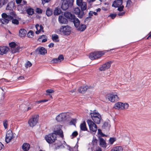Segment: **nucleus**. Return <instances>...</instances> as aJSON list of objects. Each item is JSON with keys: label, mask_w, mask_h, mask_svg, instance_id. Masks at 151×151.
Here are the masks:
<instances>
[{"label": "nucleus", "mask_w": 151, "mask_h": 151, "mask_svg": "<svg viewBox=\"0 0 151 151\" xmlns=\"http://www.w3.org/2000/svg\"><path fill=\"white\" fill-rule=\"evenodd\" d=\"M38 116L34 115L32 118L29 119L28 121V124L29 126L33 127L35 126L38 122Z\"/></svg>", "instance_id": "obj_7"}, {"label": "nucleus", "mask_w": 151, "mask_h": 151, "mask_svg": "<svg viewBox=\"0 0 151 151\" xmlns=\"http://www.w3.org/2000/svg\"><path fill=\"white\" fill-rule=\"evenodd\" d=\"M56 134L59 135L62 138L63 137V131L60 127H59L57 130L55 129L54 131V133L50 134L45 136V139L47 142L49 144H51L54 142L56 139Z\"/></svg>", "instance_id": "obj_1"}, {"label": "nucleus", "mask_w": 151, "mask_h": 151, "mask_svg": "<svg viewBox=\"0 0 151 151\" xmlns=\"http://www.w3.org/2000/svg\"><path fill=\"white\" fill-rule=\"evenodd\" d=\"M61 12L60 9L58 7L56 8L54 11V14L55 15H58Z\"/></svg>", "instance_id": "obj_34"}, {"label": "nucleus", "mask_w": 151, "mask_h": 151, "mask_svg": "<svg viewBox=\"0 0 151 151\" xmlns=\"http://www.w3.org/2000/svg\"><path fill=\"white\" fill-rule=\"evenodd\" d=\"M14 6V3L13 1H11L8 3L6 7V9L10 10H12Z\"/></svg>", "instance_id": "obj_26"}, {"label": "nucleus", "mask_w": 151, "mask_h": 151, "mask_svg": "<svg viewBox=\"0 0 151 151\" xmlns=\"http://www.w3.org/2000/svg\"><path fill=\"white\" fill-rule=\"evenodd\" d=\"M131 1L130 0H128L127 2V5L126 7H129L130 6L131 3Z\"/></svg>", "instance_id": "obj_50"}, {"label": "nucleus", "mask_w": 151, "mask_h": 151, "mask_svg": "<svg viewBox=\"0 0 151 151\" xmlns=\"http://www.w3.org/2000/svg\"><path fill=\"white\" fill-rule=\"evenodd\" d=\"M116 16V14H111L110 15V16L111 19H114Z\"/></svg>", "instance_id": "obj_52"}, {"label": "nucleus", "mask_w": 151, "mask_h": 151, "mask_svg": "<svg viewBox=\"0 0 151 151\" xmlns=\"http://www.w3.org/2000/svg\"><path fill=\"white\" fill-rule=\"evenodd\" d=\"M91 117L94 122L97 124H99L101 119V115L99 113L93 112L90 114Z\"/></svg>", "instance_id": "obj_3"}, {"label": "nucleus", "mask_w": 151, "mask_h": 151, "mask_svg": "<svg viewBox=\"0 0 151 151\" xmlns=\"http://www.w3.org/2000/svg\"><path fill=\"white\" fill-rule=\"evenodd\" d=\"M93 12L91 11L89 12V15L91 17L93 15Z\"/></svg>", "instance_id": "obj_58"}, {"label": "nucleus", "mask_w": 151, "mask_h": 151, "mask_svg": "<svg viewBox=\"0 0 151 151\" xmlns=\"http://www.w3.org/2000/svg\"><path fill=\"white\" fill-rule=\"evenodd\" d=\"M36 11V12L38 14H41L42 12V10L39 8H37Z\"/></svg>", "instance_id": "obj_46"}, {"label": "nucleus", "mask_w": 151, "mask_h": 151, "mask_svg": "<svg viewBox=\"0 0 151 151\" xmlns=\"http://www.w3.org/2000/svg\"><path fill=\"white\" fill-rule=\"evenodd\" d=\"M99 145L104 148H106L107 146L105 141L102 138L99 137Z\"/></svg>", "instance_id": "obj_18"}, {"label": "nucleus", "mask_w": 151, "mask_h": 151, "mask_svg": "<svg viewBox=\"0 0 151 151\" xmlns=\"http://www.w3.org/2000/svg\"><path fill=\"white\" fill-rule=\"evenodd\" d=\"M22 0H16V2L17 4H19L22 2Z\"/></svg>", "instance_id": "obj_55"}, {"label": "nucleus", "mask_w": 151, "mask_h": 151, "mask_svg": "<svg viewBox=\"0 0 151 151\" xmlns=\"http://www.w3.org/2000/svg\"><path fill=\"white\" fill-rule=\"evenodd\" d=\"M73 22L74 24L75 27L76 28L79 25H80V22L78 19L75 17V16L71 20Z\"/></svg>", "instance_id": "obj_19"}, {"label": "nucleus", "mask_w": 151, "mask_h": 151, "mask_svg": "<svg viewBox=\"0 0 151 151\" xmlns=\"http://www.w3.org/2000/svg\"><path fill=\"white\" fill-rule=\"evenodd\" d=\"M87 122L89 126L90 130L93 132H95L97 129L96 125L91 120H88Z\"/></svg>", "instance_id": "obj_8"}, {"label": "nucleus", "mask_w": 151, "mask_h": 151, "mask_svg": "<svg viewBox=\"0 0 151 151\" xmlns=\"http://www.w3.org/2000/svg\"><path fill=\"white\" fill-rule=\"evenodd\" d=\"M150 38H151V32L150 33L148 36L147 38V39H148Z\"/></svg>", "instance_id": "obj_64"}, {"label": "nucleus", "mask_w": 151, "mask_h": 151, "mask_svg": "<svg viewBox=\"0 0 151 151\" xmlns=\"http://www.w3.org/2000/svg\"><path fill=\"white\" fill-rule=\"evenodd\" d=\"M27 32V31L25 29H21L19 31V36L21 37H24L26 35Z\"/></svg>", "instance_id": "obj_22"}, {"label": "nucleus", "mask_w": 151, "mask_h": 151, "mask_svg": "<svg viewBox=\"0 0 151 151\" xmlns=\"http://www.w3.org/2000/svg\"><path fill=\"white\" fill-rule=\"evenodd\" d=\"M73 12L76 15H78V17L80 18H82L84 14V12L81 11V12L80 9L77 7L74 9Z\"/></svg>", "instance_id": "obj_11"}, {"label": "nucleus", "mask_w": 151, "mask_h": 151, "mask_svg": "<svg viewBox=\"0 0 151 151\" xmlns=\"http://www.w3.org/2000/svg\"><path fill=\"white\" fill-rule=\"evenodd\" d=\"M27 36L29 38H32L34 36V32L32 30H30L27 34Z\"/></svg>", "instance_id": "obj_38"}, {"label": "nucleus", "mask_w": 151, "mask_h": 151, "mask_svg": "<svg viewBox=\"0 0 151 151\" xmlns=\"http://www.w3.org/2000/svg\"><path fill=\"white\" fill-rule=\"evenodd\" d=\"M54 92V91L51 89H48L46 91V92L47 93H51Z\"/></svg>", "instance_id": "obj_51"}, {"label": "nucleus", "mask_w": 151, "mask_h": 151, "mask_svg": "<svg viewBox=\"0 0 151 151\" xmlns=\"http://www.w3.org/2000/svg\"><path fill=\"white\" fill-rule=\"evenodd\" d=\"M45 38V39H42V42H46L47 40V37L45 35H42V36H40L39 37V39H41L42 38Z\"/></svg>", "instance_id": "obj_37"}, {"label": "nucleus", "mask_w": 151, "mask_h": 151, "mask_svg": "<svg viewBox=\"0 0 151 151\" xmlns=\"http://www.w3.org/2000/svg\"><path fill=\"white\" fill-rule=\"evenodd\" d=\"M52 11L49 8H48L46 12V15L48 16H50L52 14Z\"/></svg>", "instance_id": "obj_35"}, {"label": "nucleus", "mask_w": 151, "mask_h": 151, "mask_svg": "<svg viewBox=\"0 0 151 151\" xmlns=\"http://www.w3.org/2000/svg\"><path fill=\"white\" fill-rule=\"evenodd\" d=\"M111 151H123V148L121 146H117L114 147Z\"/></svg>", "instance_id": "obj_29"}, {"label": "nucleus", "mask_w": 151, "mask_h": 151, "mask_svg": "<svg viewBox=\"0 0 151 151\" xmlns=\"http://www.w3.org/2000/svg\"><path fill=\"white\" fill-rule=\"evenodd\" d=\"M115 106L118 108L122 110L127 109L129 106V104L127 103H123L119 102L115 104Z\"/></svg>", "instance_id": "obj_10"}, {"label": "nucleus", "mask_w": 151, "mask_h": 151, "mask_svg": "<svg viewBox=\"0 0 151 151\" xmlns=\"http://www.w3.org/2000/svg\"><path fill=\"white\" fill-rule=\"evenodd\" d=\"M10 15H8L6 13H3L1 15L2 18L0 19V21L3 24H7L9 20L12 19L15 16V14L13 12L10 13Z\"/></svg>", "instance_id": "obj_2"}, {"label": "nucleus", "mask_w": 151, "mask_h": 151, "mask_svg": "<svg viewBox=\"0 0 151 151\" xmlns=\"http://www.w3.org/2000/svg\"><path fill=\"white\" fill-rule=\"evenodd\" d=\"M54 46V44L53 43H51L48 45V47L50 48Z\"/></svg>", "instance_id": "obj_54"}, {"label": "nucleus", "mask_w": 151, "mask_h": 151, "mask_svg": "<svg viewBox=\"0 0 151 151\" xmlns=\"http://www.w3.org/2000/svg\"><path fill=\"white\" fill-rule=\"evenodd\" d=\"M5 0H0V8L5 4Z\"/></svg>", "instance_id": "obj_44"}, {"label": "nucleus", "mask_w": 151, "mask_h": 151, "mask_svg": "<svg viewBox=\"0 0 151 151\" xmlns=\"http://www.w3.org/2000/svg\"><path fill=\"white\" fill-rule=\"evenodd\" d=\"M50 0H42V2H44L45 3H47L50 1Z\"/></svg>", "instance_id": "obj_60"}, {"label": "nucleus", "mask_w": 151, "mask_h": 151, "mask_svg": "<svg viewBox=\"0 0 151 151\" xmlns=\"http://www.w3.org/2000/svg\"><path fill=\"white\" fill-rule=\"evenodd\" d=\"M21 48L19 47H17L16 48H14L12 49V52L13 53H16L17 52H19L21 50Z\"/></svg>", "instance_id": "obj_36"}, {"label": "nucleus", "mask_w": 151, "mask_h": 151, "mask_svg": "<svg viewBox=\"0 0 151 151\" xmlns=\"http://www.w3.org/2000/svg\"><path fill=\"white\" fill-rule=\"evenodd\" d=\"M92 87L91 86H86L80 87L78 89V91L79 93H84L86 90L89 89H91Z\"/></svg>", "instance_id": "obj_14"}, {"label": "nucleus", "mask_w": 151, "mask_h": 151, "mask_svg": "<svg viewBox=\"0 0 151 151\" xmlns=\"http://www.w3.org/2000/svg\"><path fill=\"white\" fill-rule=\"evenodd\" d=\"M71 27L68 25L63 26L60 29V31L65 35H69L71 32Z\"/></svg>", "instance_id": "obj_6"}, {"label": "nucleus", "mask_w": 151, "mask_h": 151, "mask_svg": "<svg viewBox=\"0 0 151 151\" xmlns=\"http://www.w3.org/2000/svg\"><path fill=\"white\" fill-rule=\"evenodd\" d=\"M83 2V0H76V4L78 6L81 5Z\"/></svg>", "instance_id": "obj_43"}, {"label": "nucleus", "mask_w": 151, "mask_h": 151, "mask_svg": "<svg viewBox=\"0 0 151 151\" xmlns=\"http://www.w3.org/2000/svg\"><path fill=\"white\" fill-rule=\"evenodd\" d=\"M32 65L31 63L29 61H27L25 65V67L26 68H28V67H30Z\"/></svg>", "instance_id": "obj_45"}, {"label": "nucleus", "mask_w": 151, "mask_h": 151, "mask_svg": "<svg viewBox=\"0 0 151 151\" xmlns=\"http://www.w3.org/2000/svg\"><path fill=\"white\" fill-rule=\"evenodd\" d=\"M3 124L5 129H7L8 126V121L7 120H5L3 121Z\"/></svg>", "instance_id": "obj_39"}, {"label": "nucleus", "mask_w": 151, "mask_h": 151, "mask_svg": "<svg viewBox=\"0 0 151 151\" xmlns=\"http://www.w3.org/2000/svg\"><path fill=\"white\" fill-rule=\"evenodd\" d=\"M76 91V89H74L72 90H71L69 91V92L71 93H73L74 92Z\"/></svg>", "instance_id": "obj_61"}, {"label": "nucleus", "mask_w": 151, "mask_h": 151, "mask_svg": "<svg viewBox=\"0 0 151 151\" xmlns=\"http://www.w3.org/2000/svg\"><path fill=\"white\" fill-rule=\"evenodd\" d=\"M12 23L16 25H17L19 23V21L16 19H13L12 20Z\"/></svg>", "instance_id": "obj_42"}, {"label": "nucleus", "mask_w": 151, "mask_h": 151, "mask_svg": "<svg viewBox=\"0 0 151 151\" xmlns=\"http://www.w3.org/2000/svg\"><path fill=\"white\" fill-rule=\"evenodd\" d=\"M104 53L102 51L96 52L91 53L89 55V58L91 60L99 58L102 56Z\"/></svg>", "instance_id": "obj_5"}, {"label": "nucleus", "mask_w": 151, "mask_h": 151, "mask_svg": "<svg viewBox=\"0 0 151 151\" xmlns=\"http://www.w3.org/2000/svg\"><path fill=\"white\" fill-rule=\"evenodd\" d=\"M9 45L13 49L15 47L16 45L15 42H12L9 43Z\"/></svg>", "instance_id": "obj_41"}, {"label": "nucleus", "mask_w": 151, "mask_h": 151, "mask_svg": "<svg viewBox=\"0 0 151 151\" xmlns=\"http://www.w3.org/2000/svg\"><path fill=\"white\" fill-rule=\"evenodd\" d=\"M18 79H19V80H20V79H24V77L23 76H19L18 78Z\"/></svg>", "instance_id": "obj_62"}, {"label": "nucleus", "mask_w": 151, "mask_h": 151, "mask_svg": "<svg viewBox=\"0 0 151 151\" xmlns=\"http://www.w3.org/2000/svg\"><path fill=\"white\" fill-rule=\"evenodd\" d=\"M26 12L29 15H32L34 13V10L33 9L29 8L27 9Z\"/></svg>", "instance_id": "obj_33"}, {"label": "nucleus", "mask_w": 151, "mask_h": 151, "mask_svg": "<svg viewBox=\"0 0 151 151\" xmlns=\"http://www.w3.org/2000/svg\"><path fill=\"white\" fill-rule=\"evenodd\" d=\"M112 63V62L109 61L106 63L99 68V70L101 71H103L109 68L111 66Z\"/></svg>", "instance_id": "obj_12"}, {"label": "nucleus", "mask_w": 151, "mask_h": 151, "mask_svg": "<svg viewBox=\"0 0 151 151\" xmlns=\"http://www.w3.org/2000/svg\"><path fill=\"white\" fill-rule=\"evenodd\" d=\"M9 48L5 46H0V55H2L6 54L8 51Z\"/></svg>", "instance_id": "obj_17"}, {"label": "nucleus", "mask_w": 151, "mask_h": 151, "mask_svg": "<svg viewBox=\"0 0 151 151\" xmlns=\"http://www.w3.org/2000/svg\"><path fill=\"white\" fill-rule=\"evenodd\" d=\"M86 28V25L82 24H80V25H79L78 27L76 28L77 30L81 32H82L85 30Z\"/></svg>", "instance_id": "obj_24"}, {"label": "nucleus", "mask_w": 151, "mask_h": 151, "mask_svg": "<svg viewBox=\"0 0 151 151\" xmlns=\"http://www.w3.org/2000/svg\"><path fill=\"white\" fill-rule=\"evenodd\" d=\"M64 16L68 19H70V20L73 19L74 17V15L70 13L66 12L64 13Z\"/></svg>", "instance_id": "obj_25"}, {"label": "nucleus", "mask_w": 151, "mask_h": 151, "mask_svg": "<svg viewBox=\"0 0 151 151\" xmlns=\"http://www.w3.org/2000/svg\"><path fill=\"white\" fill-rule=\"evenodd\" d=\"M39 49V51L40 53L42 55H44L47 53V50L43 47H41L40 48L37 49Z\"/></svg>", "instance_id": "obj_28"}, {"label": "nucleus", "mask_w": 151, "mask_h": 151, "mask_svg": "<svg viewBox=\"0 0 151 151\" xmlns=\"http://www.w3.org/2000/svg\"><path fill=\"white\" fill-rule=\"evenodd\" d=\"M78 135V133L77 131H75L73 132L72 134V136L73 137H76Z\"/></svg>", "instance_id": "obj_47"}, {"label": "nucleus", "mask_w": 151, "mask_h": 151, "mask_svg": "<svg viewBox=\"0 0 151 151\" xmlns=\"http://www.w3.org/2000/svg\"><path fill=\"white\" fill-rule=\"evenodd\" d=\"M14 137L12 132H8L6 134L5 141L7 143L9 142Z\"/></svg>", "instance_id": "obj_13"}, {"label": "nucleus", "mask_w": 151, "mask_h": 151, "mask_svg": "<svg viewBox=\"0 0 151 151\" xmlns=\"http://www.w3.org/2000/svg\"><path fill=\"white\" fill-rule=\"evenodd\" d=\"M66 117V116L65 113H62L57 116L56 118V119L57 121L60 122L65 119Z\"/></svg>", "instance_id": "obj_15"}, {"label": "nucleus", "mask_w": 151, "mask_h": 151, "mask_svg": "<svg viewBox=\"0 0 151 151\" xmlns=\"http://www.w3.org/2000/svg\"><path fill=\"white\" fill-rule=\"evenodd\" d=\"M79 6L81 7V11L83 12V11L85 10L87 8L86 3L85 2H83L81 4V5Z\"/></svg>", "instance_id": "obj_30"}, {"label": "nucleus", "mask_w": 151, "mask_h": 151, "mask_svg": "<svg viewBox=\"0 0 151 151\" xmlns=\"http://www.w3.org/2000/svg\"><path fill=\"white\" fill-rule=\"evenodd\" d=\"M22 149L24 151H28L30 148V145L26 143H24L22 147Z\"/></svg>", "instance_id": "obj_23"}, {"label": "nucleus", "mask_w": 151, "mask_h": 151, "mask_svg": "<svg viewBox=\"0 0 151 151\" xmlns=\"http://www.w3.org/2000/svg\"><path fill=\"white\" fill-rule=\"evenodd\" d=\"M124 13H125L124 12H120V13H119L118 14V15L119 16H122L124 14Z\"/></svg>", "instance_id": "obj_59"}, {"label": "nucleus", "mask_w": 151, "mask_h": 151, "mask_svg": "<svg viewBox=\"0 0 151 151\" xmlns=\"http://www.w3.org/2000/svg\"><path fill=\"white\" fill-rule=\"evenodd\" d=\"M58 19L59 22L61 24H65L68 23L67 19L63 16H59Z\"/></svg>", "instance_id": "obj_20"}, {"label": "nucleus", "mask_w": 151, "mask_h": 151, "mask_svg": "<svg viewBox=\"0 0 151 151\" xmlns=\"http://www.w3.org/2000/svg\"><path fill=\"white\" fill-rule=\"evenodd\" d=\"M4 147V145L1 142H0V150H1Z\"/></svg>", "instance_id": "obj_56"}, {"label": "nucleus", "mask_w": 151, "mask_h": 151, "mask_svg": "<svg viewBox=\"0 0 151 151\" xmlns=\"http://www.w3.org/2000/svg\"><path fill=\"white\" fill-rule=\"evenodd\" d=\"M107 97L109 100L111 102H114L119 100V98L116 93L109 94L108 95Z\"/></svg>", "instance_id": "obj_9"}, {"label": "nucleus", "mask_w": 151, "mask_h": 151, "mask_svg": "<svg viewBox=\"0 0 151 151\" xmlns=\"http://www.w3.org/2000/svg\"><path fill=\"white\" fill-rule=\"evenodd\" d=\"M35 27L37 30H38V29L39 28H40L39 31H36V33L37 34H39L41 31V30H42L43 29L42 26V25L39 26V25L38 24L36 25Z\"/></svg>", "instance_id": "obj_31"}, {"label": "nucleus", "mask_w": 151, "mask_h": 151, "mask_svg": "<svg viewBox=\"0 0 151 151\" xmlns=\"http://www.w3.org/2000/svg\"><path fill=\"white\" fill-rule=\"evenodd\" d=\"M116 140V138L113 137L110 138L109 139V142L111 144H112Z\"/></svg>", "instance_id": "obj_40"}, {"label": "nucleus", "mask_w": 151, "mask_h": 151, "mask_svg": "<svg viewBox=\"0 0 151 151\" xmlns=\"http://www.w3.org/2000/svg\"><path fill=\"white\" fill-rule=\"evenodd\" d=\"M80 128L81 130L83 131H87L88 129L86 127V124L85 122H83L81 124Z\"/></svg>", "instance_id": "obj_27"}, {"label": "nucleus", "mask_w": 151, "mask_h": 151, "mask_svg": "<svg viewBox=\"0 0 151 151\" xmlns=\"http://www.w3.org/2000/svg\"><path fill=\"white\" fill-rule=\"evenodd\" d=\"M62 2L61 8L63 10H66L69 6L72 5L74 0H61Z\"/></svg>", "instance_id": "obj_4"}, {"label": "nucleus", "mask_w": 151, "mask_h": 151, "mask_svg": "<svg viewBox=\"0 0 151 151\" xmlns=\"http://www.w3.org/2000/svg\"><path fill=\"white\" fill-rule=\"evenodd\" d=\"M118 10L119 11H122L123 10V8H124V6H119L118 7Z\"/></svg>", "instance_id": "obj_49"}, {"label": "nucleus", "mask_w": 151, "mask_h": 151, "mask_svg": "<svg viewBox=\"0 0 151 151\" xmlns=\"http://www.w3.org/2000/svg\"><path fill=\"white\" fill-rule=\"evenodd\" d=\"M91 17H88L86 18L85 20V22L89 21L91 20Z\"/></svg>", "instance_id": "obj_53"}, {"label": "nucleus", "mask_w": 151, "mask_h": 151, "mask_svg": "<svg viewBox=\"0 0 151 151\" xmlns=\"http://www.w3.org/2000/svg\"><path fill=\"white\" fill-rule=\"evenodd\" d=\"M48 101V99H44L43 100H41L37 101H36V103H37V104H40L42 102H45L47 101Z\"/></svg>", "instance_id": "obj_48"}, {"label": "nucleus", "mask_w": 151, "mask_h": 151, "mask_svg": "<svg viewBox=\"0 0 151 151\" xmlns=\"http://www.w3.org/2000/svg\"><path fill=\"white\" fill-rule=\"evenodd\" d=\"M70 122H72L73 124H74L76 122V120L75 119H73Z\"/></svg>", "instance_id": "obj_57"}, {"label": "nucleus", "mask_w": 151, "mask_h": 151, "mask_svg": "<svg viewBox=\"0 0 151 151\" xmlns=\"http://www.w3.org/2000/svg\"><path fill=\"white\" fill-rule=\"evenodd\" d=\"M52 40L55 42H58L59 41L58 40V36L56 34H53L52 35Z\"/></svg>", "instance_id": "obj_32"}, {"label": "nucleus", "mask_w": 151, "mask_h": 151, "mask_svg": "<svg viewBox=\"0 0 151 151\" xmlns=\"http://www.w3.org/2000/svg\"><path fill=\"white\" fill-rule=\"evenodd\" d=\"M96 0H87L89 3L93 2L95 1Z\"/></svg>", "instance_id": "obj_63"}, {"label": "nucleus", "mask_w": 151, "mask_h": 151, "mask_svg": "<svg viewBox=\"0 0 151 151\" xmlns=\"http://www.w3.org/2000/svg\"><path fill=\"white\" fill-rule=\"evenodd\" d=\"M122 0H116L112 4L113 6L117 7L122 5Z\"/></svg>", "instance_id": "obj_21"}, {"label": "nucleus", "mask_w": 151, "mask_h": 151, "mask_svg": "<svg viewBox=\"0 0 151 151\" xmlns=\"http://www.w3.org/2000/svg\"><path fill=\"white\" fill-rule=\"evenodd\" d=\"M64 59V57L62 55H60L58 58H53L51 61L52 63H60Z\"/></svg>", "instance_id": "obj_16"}]
</instances>
